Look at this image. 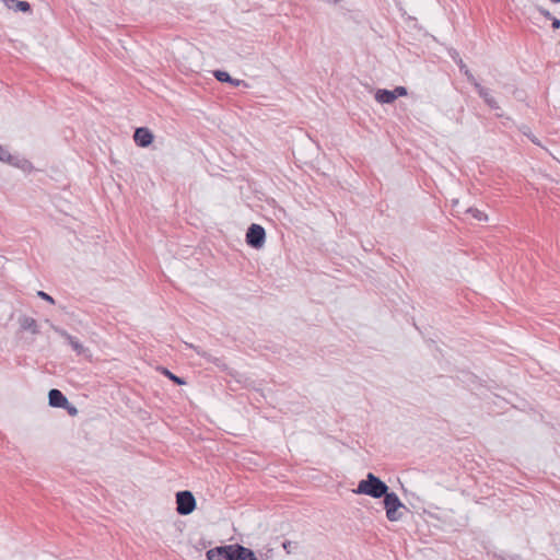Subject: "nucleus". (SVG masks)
<instances>
[{
	"mask_svg": "<svg viewBox=\"0 0 560 560\" xmlns=\"http://www.w3.org/2000/svg\"><path fill=\"white\" fill-rule=\"evenodd\" d=\"M176 512L179 515H189L196 509V499L191 491L183 490L176 493Z\"/></svg>",
	"mask_w": 560,
	"mask_h": 560,
	"instance_id": "obj_3",
	"label": "nucleus"
},
{
	"mask_svg": "<svg viewBox=\"0 0 560 560\" xmlns=\"http://www.w3.org/2000/svg\"><path fill=\"white\" fill-rule=\"evenodd\" d=\"M19 323L22 330L31 331L33 335H38L40 332L37 322L33 317L25 315L21 316L19 318Z\"/></svg>",
	"mask_w": 560,
	"mask_h": 560,
	"instance_id": "obj_12",
	"label": "nucleus"
},
{
	"mask_svg": "<svg viewBox=\"0 0 560 560\" xmlns=\"http://www.w3.org/2000/svg\"><path fill=\"white\" fill-rule=\"evenodd\" d=\"M162 373L163 375H165L168 380H171L172 382H174V384L176 385H185L186 382L183 377H179L177 375H175L174 373H172L170 370H167L166 368H162Z\"/></svg>",
	"mask_w": 560,
	"mask_h": 560,
	"instance_id": "obj_17",
	"label": "nucleus"
},
{
	"mask_svg": "<svg viewBox=\"0 0 560 560\" xmlns=\"http://www.w3.org/2000/svg\"><path fill=\"white\" fill-rule=\"evenodd\" d=\"M465 212L469 213L472 218H475L478 221H487L488 220L487 214L477 208L469 207L465 210Z\"/></svg>",
	"mask_w": 560,
	"mask_h": 560,
	"instance_id": "obj_16",
	"label": "nucleus"
},
{
	"mask_svg": "<svg viewBox=\"0 0 560 560\" xmlns=\"http://www.w3.org/2000/svg\"><path fill=\"white\" fill-rule=\"evenodd\" d=\"M539 11H540V13H541L545 18H547L548 20H551V18L553 16V15H552L548 10H546V9H542V8H541V9H539Z\"/></svg>",
	"mask_w": 560,
	"mask_h": 560,
	"instance_id": "obj_28",
	"label": "nucleus"
},
{
	"mask_svg": "<svg viewBox=\"0 0 560 560\" xmlns=\"http://www.w3.org/2000/svg\"><path fill=\"white\" fill-rule=\"evenodd\" d=\"M551 26L553 30L560 28V20L556 16L551 18Z\"/></svg>",
	"mask_w": 560,
	"mask_h": 560,
	"instance_id": "obj_27",
	"label": "nucleus"
},
{
	"mask_svg": "<svg viewBox=\"0 0 560 560\" xmlns=\"http://www.w3.org/2000/svg\"><path fill=\"white\" fill-rule=\"evenodd\" d=\"M5 7H10V3L14 0H1Z\"/></svg>",
	"mask_w": 560,
	"mask_h": 560,
	"instance_id": "obj_30",
	"label": "nucleus"
},
{
	"mask_svg": "<svg viewBox=\"0 0 560 560\" xmlns=\"http://www.w3.org/2000/svg\"><path fill=\"white\" fill-rule=\"evenodd\" d=\"M245 240L248 246L259 249L266 242V231L261 225L252 223L247 229Z\"/></svg>",
	"mask_w": 560,
	"mask_h": 560,
	"instance_id": "obj_5",
	"label": "nucleus"
},
{
	"mask_svg": "<svg viewBox=\"0 0 560 560\" xmlns=\"http://www.w3.org/2000/svg\"><path fill=\"white\" fill-rule=\"evenodd\" d=\"M376 102L381 104H392L396 101V95L392 90L378 89L374 95Z\"/></svg>",
	"mask_w": 560,
	"mask_h": 560,
	"instance_id": "obj_13",
	"label": "nucleus"
},
{
	"mask_svg": "<svg viewBox=\"0 0 560 560\" xmlns=\"http://www.w3.org/2000/svg\"><path fill=\"white\" fill-rule=\"evenodd\" d=\"M234 544L217 546L206 552L207 560H233Z\"/></svg>",
	"mask_w": 560,
	"mask_h": 560,
	"instance_id": "obj_7",
	"label": "nucleus"
},
{
	"mask_svg": "<svg viewBox=\"0 0 560 560\" xmlns=\"http://www.w3.org/2000/svg\"><path fill=\"white\" fill-rule=\"evenodd\" d=\"M187 346L196 351V353L203 358L207 362L214 364L220 371L226 372L229 375L236 377L238 374L234 370L230 369L225 361L222 358H218L212 355L210 352L202 350L200 347H197L192 343H187Z\"/></svg>",
	"mask_w": 560,
	"mask_h": 560,
	"instance_id": "obj_4",
	"label": "nucleus"
},
{
	"mask_svg": "<svg viewBox=\"0 0 560 560\" xmlns=\"http://www.w3.org/2000/svg\"><path fill=\"white\" fill-rule=\"evenodd\" d=\"M233 560H258L255 552L240 544H234Z\"/></svg>",
	"mask_w": 560,
	"mask_h": 560,
	"instance_id": "obj_11",
	"label": "nucleus"
},
{
	"mask_svg": "<svg viewBox=\"0 0 560 560\" xmlns=\"http://www.w3.org/2000/svg\"><path fill=\"white\" fill-rule=\"evenodd\" d=\"M453 60L457 63L460 72L467 78L468 82H475V77L466 66V63L463 61V59L459 57L457 51H454V54L451 55Z\"/></svg>",
	"mask_w": 560,
	"mask_h": 560,
	"instance_id": "obj_14",
	"label": "nucleus"
},
{
	"mask_svg": "<svg viewBox=\"0 0 560 560\" xmlns=\"http://www.w3.org/2000/svg\"><path fill=\"white\" fill-rule=\"evenodd\" d=\"M7 8L14 12L32 13L31 4L24 0H14L10 3V7Z\"/></svg>",
	"mask_w": 560,
	"mask_h": 560,
	"instance_id": "obj_15",
	"label": "nucleus"
},
{
	"mask_svg": "<svg viewBox=\"0 0 560 560\" xmlns=\"http://www.w3.org/2000/svg\"><path fill=\"white\" fill-rule=\"evenodd\" d=\"M154 136L147 127H138L133 132V140L140 148H147L153 142Z\"/></svg>",
	"mask_w": 560,
	"mask_h": 560,
	"instance_id": "obj_9",
	"label": "nucleus"
},
{
	"mask_svg": "<svg viewBox=\"0 0 560 560\" xmlns=\"http://www.w3.org/2000/svg\"><path fill=\"white\" fill-rule=\"evenodd\" d=\"M0 161L11 166L18 167L24 172H31L34 167L33 164L19 155L11 154L3 145L0 144Z\"/></svg>",
	"mask_w": 560,
	"mask_h": 560,
	"instance_id": "obj_6",
	"label": "nucleus"
},
{
	"mask_svg": "<svg viewBox=\"0 0 560 560\" xmlns=\"http://www.w3.org/2000/svg\"><path fill=\"white\" fill-rule=\"evenodd\" d=\"M469 83L475 86L477 93L479 94V96L481 98L486 100V97L491 95L489 90L483 88L476 79H475V82H469Z\"/></svg>",
	"mask_w": 560,
	"mask_h": 560,
	"instance_id": "obj_19",
	"label": "nucleus"
},
{
	"mask_svg": "<svg viewBox=\"0 0 560 560\" xmlns=\"http://www.w3.org/2000/svg\"><path fill=\"white\" fill-rule=\"evenodd\" d=\"M483 101H485V103H486V104H487L491 109L497 110V109H499V108H500V106H499L498 102L495 101V98H494L492 95H490V96L486 97V100H483Z\"/></svg>",
	"mask_w": 560,
	"mask_h": 560,
	"instance_id": "obj_22",
	"label": "nucleus"
},
{
	"mask_svg": "<svg viewBox=\"0 0 560 560\" xmlns=\"http://www.w3.org/2000/svg\"><path fill=\"white\" fill-rule=\"evenodd\" d=\"M469 83L475 86L477 93L479 94V96L481 98L486 100V97L491 95L489 90L483 88L476 79H475V82H469Z\"/></svg>",
	"mask_w": 560,
	"mask_h": 560,
	"instance_id": "obj_20",
	"label": "nucleus"
},
{
	"mask_svg": "<svg viewBox=\"0 0 560 560\" xmlns=\"http://www.w3.org/2000/svg\"><path fill=\"white\" fill-rule=\"evenodd\" d=\"M384 498V509L386 511V517L390 522H397L402 518V512L400 510H407L405 504L400 501L399 497L395 492L387 491Z\"/></svg>",
	"mask_w": 560,
	"mask_h": 560,
	"instance_id": "obj_2",
	"label": "nucleus"
},
{
	"mask_svg": "<svg viewBox=\"0 0 560 560\" xmlns=\"http://www.w3.org/2000/svg\"><path fill=\"white\" fill-rule=\"evenodd\" d=\"M282 547L288 555L295 552L298 549V542L291 540H284Z\"/></svg>",
	"mask_w": 560,
	"mask_h": 560,
	"instance_id": "obj_21",
	"label": "nucleus"
},
{
	"mask_svg": "<svg viewBox=\"0 0 560 560\" xmlns=\"http://www.w3.org/2000/svg\"><path fill=\"white\" fill-rule=\"evenodd\" d=\"M229 83L231 85H233V86H238V85L247 86V83H245V81L238 80V79H234V78H232V82H229Z\"/></svg>",
	"mask_w": 560,
	"mask_h": 560,
	"instance_id": "obj_26",
	"label": "nucleus"
},
{
	"mask_svg": "<svg viewBox=\"0 0 560 560\" xmlns=\"http://www.w3.org/2000/svg\"><path fill=\"white\" fill-rule=\"evenodd\" d=\"M550 1L553 2V3H559L560 2V0H550Z\"/></svg>",
	"mask_w": 560,
	"mask_h": 560,
	"instance_id": "obj_32",
	"label": "nucleus"
},
{
	"mask_svg": "<svg viewBox=\"0 0 560 560\" xmlns=\"http://www.w3.org/2000/svg\"><path fill=\"white\" fill-rule=\"evenodd\" d=\"M393 93L396 95V100L400 96H406L408 94V91L405 86H396L394 90H392Z\"/></svg>",
	"mask_w": 560,
	"mask_h": 560,
	"instance_id": "obj_23",
	"label": "nucleus"
},
{
	"mask_svg": "<svg viewBox=\"0 0 560 560\" xmlns=\"http://www.w3.org/2000/svg\"><path fill=\"white\" fill-rule=\"evenodd\" d=\"M389 490L388 486L373 472H369L365 479L359 481L357 494H365L374 499H381Z\"/></svg>",
	"mask_w": 560,
	"mask_h": 560,
	"instance_id": "obj_1",
	"label": "nucleus"
},
{
	"mask_svg": "<svg viewBox=\"0 0 560 560\" xmlns=\"http://www.w3.org/2000/svg\"><path fill=\"white\" fill-rule=\"evenodd\" d=\"M37 296H39L44 301H47L50 304H55L54 298L44 291H38Z\"/></svg>",
	"mask_w": 560,
	"mask_h": 560,
	"instance_id": "obj_24",
	"label": "nucleus"
},
{
	"mask_svg": "<svg viewBox=\"0 0 560 560\" xmlns=\"http://www.w3.org/2000/svg\"><path fill=\"white\" fill-rule=\"evenodd\" d=\"M524 135H526V136L530 139V141H532L533 143H535V144H537V145H539V144H540L539 140H538L534 135H529V133H526V132H524Z\"/></svg>",
	"mask_w": 560,
	"mask_h": 560,
	"instance_id": "obj_29",
	"label": "nucleus"
},
{
	"mask_svg": "<svg viewBox=\"0 0 560 560\" xmlns=\"http://www.w3.org/2000/svg\"><path fill=\"white\" fill-rule=\"evenodd\" d=\"M61 408H62V409H66L70 416H75V415L78 413V409H77V407H74L73 405H71L69 401H68L67 407H61Z\"/></svg>",
	"mask_w": 560,
	"mask_h": 560,
	"instance_id": "obj_25",
	"label": "nucleus"
},
{
	"mask_svg": "<svg viewBox=\"0 0 560 560\" xmlns=\"http://www.w3.org/2000/svg\"><path fill=\"white\" fill-rule=\"evenodd\" d=\"M48 402L54 408L67 407L68 398L61 390L52 388L48 392Z\"/></svg>",
	"mask_w": 560,
	"mask_h": 560,
	"instance_id": "obj_10",
	"label": "nucleus"
},
{
	"mask_svg": "<svg viewBox=\"0 0 560 560\" xmlns=\"http://www.w3.org/2000/svg\"><path fill=\"white\" fill-rule=\"evenodd\" d=\"M341 0H327V2L329 3H332V4H337L338 2H340Z\"/></svg>",
	"mask_w": 560,
	"mask_h": 560,
	"instance_id": "obj_31",
	"label": "nucleus"
},
{
	"mask_svg": "<svg viewBox=\"0 0 560 560\" xmlns=\"http://www.w3.org/2000/svg\"><path fill=\"white\" fill-rule=\"evenodd\" d=\"M50 326L56 334H58L60 337L67 340L69 346L77 354L80 355L86 351V348L75 337L71 336L67 330L54 324H51Z\"/></svg>",
	"mask_w": 560,
	"mask_h": 560,
	"instance_id": "obj_8",
	"label": "nucleus"
},
{
	"mask_svg": "<svg viewBox=\"0 0 560 560\" xmlns=\"http://www.w3.org/2000/svg\"><path fill=\"white\" fill-rule=\"evenodd\" d=\"M213 77L221 83L232 82V77L224 70H214Z\"/></svg>",
	"mask_w": 560,
	"mask_h": 560,
	"instance_id": "obj_18",
	"label": "nucleus"
}]
</instances>
